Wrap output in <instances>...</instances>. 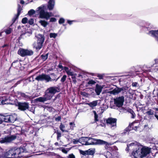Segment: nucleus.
Wrapping results in <instances>:
<instances>
[{"mask_svg":"<svg viewBox=\"0 0 158 158\" xmlns=\"http://www.w3.org/2000/svg\"><path fill=\"white\" fill-rule=\"evenodd\" d=\"M24 147L17 148H13L6 152L3 158H18L22 156L21 155L23 152H27Z\"/></svg>","mask_w":158,"mask_h":158,"instance_id":"nucleus-1","label":"nucleus"},{"mask_svg":"<svg viewBox=\"0 0 158 158\" xmlns=\"http://www.w3.org/2000/svg\"><path fill=\"white\" fill-rule=\"evenodd\" d=\"M51 77L48 75L44 74H42L41 75L37 76L35 79L38 81H45L46 82L55 81H56L59 78V77L56 78V75L54 73L51 74Z\"/></svg>","mask_w":158,"mask_h":158,"instance_id":"nucleus-2","label":"nucleus"},{"mask_svg":"<svg viewBox=\"0 0 158 158\" xmlns=\"http://www.w3.org/2000/svg\"><path fill=\"white\" fill-rule=\"evenodd\" d=\"M87 145H90L105 144L107 147L111 145L107 142L101 139H96L91 137H86Z\"/></svg>","mask_w":158,"mask_h":158,"instance_id":"nucleus-3","label":"nucleus"},{"mask_svg":"<svg viewBox=\"0 0 158 158\" xmlns=\"http://www.w3.org/2000/svg\"><path fill=\"white\" fill-rule=\"evenodd\" d=\"M36 11H38L39 14V18L41 19H44L47 20L52 16L51 12L45 11L44 10V6L42 5L37 8Z\"/></svg>","mask_w":158,"mask_h":158,"instance_id":"nucleus-4","label":"nucleus"},{"mask_svg":"<svg viewBox=\"0 0 158 158\" xmlns=\"http://www.w3.org/2000/svg\"><path fill=\"white\" fill-rule=\"evenodd\" d=\"M36 36L37 40L33 44V47L36 51H38L42 48L44 42V36L41 34H39Z\"/></svg>","mask_w":158,"mask_h":158,"instance_id":"nucleus-5","label":"nucleus"},{"mask_svg":"<svg viewBox=\"0 0 158 158\" xmlns=\"http://www.w3.org/2000/svg\"><path fill=\"white\" fill-rule=\"evenodd\" d=\"M152 26L150 24H148L147 27H144V29L146 31L147 34L149 35L154 37L158 43V30H151Z\"/></svg>","mask_w":158,"mask_h":158,"instance_id":"nucleus-6","label":"nucleus"},{"mask_svg":"<svg viewBox=\"0 0 158 158\" xmlns=\"http://www.w3.org/2000/svg\"><path fill=\"white\" fill-rule=\"evenodd\" d=\"M53 95L47 90L45 94L43 97H40L35 99V100L36 102H44L51 99Z\"/></svg>","mask_w":158,"mask_h":158,"instance_id":"nucleus-7","label":"nucleus"},{"mask_svg":"<svg viewBox=\"0 0 158 158\" xmlns=\"http://www.w3.org/2000/svg\"><path fill=\"white\" fill-rule=\"evenodd\" d=\"M18 54L22 57H24L32 55L33 54V52L30 49L20 48L18 50Z\"/></svg>","mask_w":158,"mask_h":158,"instance_id":"nucleus-8","label":"nucleus"},{"mask_svg":"<svg viewBox=\"0 0 158 158\" xmlns=\"http://www.w3.org/2000/svg\"><path fill=\"white\" fill-rule=\"evenodd\" d=\"M16 138V136L15 135H11L10 136H6L4 138H0V143L2 144H7L11 143Z\"/></svg>","mask_w":158,"mask_h":158,"instance_id":"nucleus-9","label":"nucleus"},{"mask_svg":"<svg viewBox=\"0 0 158 158\" xmlns=\"http://www.w3.org/2000/svg\"><path fill=\"white\" fill-rule=\"evenodd\" d=\"M116 118H109L106 120V123L112 129H114L116 127Z\"/></svg>","mask_w":158,"mask_h":158,"instance_id":"nucleus-10","label":"nucleus"},{"mask_svg":"<svg viewBox=\"0 0 158 158\" xmlns=\"http://www.w3.org/2000/svg\"><path fill=\"white\" fill-rule=\"evenodd\" d=\"M124 100V97L123 96L117 97L114 99V104L118 107H122L123 104Z\"/></svg>","mask_w":158,"mask_h":158,"instance_id":"nucleus-11","label":"nucleus"},{"mask_svg":"<svg viewBox=\"0 0 158 158\" xmlns=\"http://www.w3.org/2000/svg\"><path fill=\"white\" fill-rule=\"evenodd\" d=\"M119 93H121L123 95H125L127 94L126 89L123 87L120 88L117 87L112 90L110 92V94L113 95L117 94Z\"/></svg>","mask_w":158,"mask_h":158,"instance_id":"nucleus-12","label":"nucleus"},{"mask_svg":"<svg viewBox=\"0 0 158 158\" xmlns=\"http://www.w3.org/2000/svg\"><path fill=\"white\" fill-rule=\"evenodd\" d=\"M17 106H18V109L23 111L28 109L29 107L28 103L26 102H18L17 103Z\"/></svg>","mask_w":158,"mask_h":158,"instance_id":"nucleus-13","label":"nucleus"},{"mask_svg":"<svg viewBox=\"0 0 158 158\" xmlns=\"http://www.w3.org/2000/svg\"><path fill=\"white\" fill-rule=\"evenodd\" d=\"M141 149L139 148H137L135 150H134L132 155V158H142V153Z\"/></svg>","mask_w":158,"mask_h":158,"instance_id":"nucleus-14","label":"nucleus"},{"mask_svg":"<svg viewBox=\"0 0 158 158\" xmlns=\"http://www.w3.org/2000/svg\"><path fill=\"white\" fill-rule=\"evenodd\" d=\"M142 158L146 157L151 152V148L146 146H143L141 148Z\"/></svg>","mask_w":158,"mask_h":158,"instance_id":"nucleus-15","label":"nucleus"},{"mask_svg":"<svg viewBox=\"0 0 158 158\" xmlns=\"http://www.w3.org/2000/svg\"><path fill=\"white\" fill-rule=\"evenodd\" d=\"M47 90L54 95L56 92H59V89L58 87H51L48 89Z\"/></svg>","mask_w":158,"mask_h":158,"instance_id":"nucleus-16","label":"nucleus"},{"mask_svg":"<svg viewBox=\"0 0 158 158\" xmlns=\"http://www.w3.org/2000/svg\"><path fill=\"white\" fill-rule=\"evenodd\" d=\"M9 115L5 116L0 115V124H1L3 122L6 123H10Z\"/></svg>","mask_w":158,"mask_h":158,"instance_id":"nucleus-17","label":"nucleus"},{"mask_svg":"<svg viewBox=\"0 0 158 158\" xmlns=\"http://www.w3.org/2000/svg\"><path fill=\"white\" fill-rule=\"evenodd\" d=\"M102 87L101 85L97 84L96 86L95 91L98 95H100L102 91Z\"/></svg>","mask_w":158,"mask_h":158,"instance_id":"nucleus-18","label":"nucleus"},{"mask_svg":"<svg viewBox=\"0 0 158 158\" xmlns=\"http://www.w3.org/2000/svg\"><path fill=\"white\" fill-rule=\"evenodd\" d=\"M55 5V1L53 0H50L49 1L48 8L49 10L53 9Z\"/></svg>","mask_w":158,"mask_h":158,"instance_id":"nucleus-19","label":"nucleus"},{"mask_svg":"<svg viewBox=\"0 0 158 158\" xmlns=\"http://www.w3.org/2000/svg\"><path fill=\"white\" fill-rule=\"evenodd\" d=\"M9 119L10 121V123H13L16 119L17 117L16 114H14L9 115Z\"/></svg>","mask_w":158,"mask_h":158,"instance_id":"nucleus-20","label":"nucleus"},{"mask_svg":"<svg viewBox=\"0 0 158 158\" xmlns=\"http://www.w3.org/2000/svg\"><path fill=\"white\" fill-rule=\"evenodd\" d=\"M86 137L81 138L79 139V143L83 145H87Z\"/></svg>","mask_w":158,"mask_h":158,"instance_id":"nucleus-21","label":"nucleus"},{"mask_svg":"<svg viewBox=\"0 0 158 158\" xmlns=\"http://www.w3.org/2000/svg\"><path fill=\"white\" fill-rule=\"evenodd\" d=\"M98 100L94 101L89 102L88 104L90 107L93 108L97 106L98 103Z\"/></svg>","mask_w":158,"mask_h":158,"instance_id":"nucleus-22","label":"nucleus"},{"mask_svg":"<svg viewBox=\"0 0 158 158\" xmlns=\"http://www.w3.org/2000/svg\"><path fill=\"white\" fill-rule=\"evenodd\" d=\"M39 23L44 27H46L49 24L45 20H40Z\"/></svg>","mask_w":158,"mask_h":158,"instance_id":"nucleus-23","label":"nucleus"},{"mask_svg":"<svg viewBox=\"0 0 158 158\" xmlns=\"http://www.w3.org/2000/svg\"><path fill=\"white\" fill-rule=\"evenodd\" d=\"M22 9L21 8V6L19 4L18 5V12L17 14L16 15V18H18V17L19 16V15H20L21 11L22 10Z\"/></svg>","mask_w":158,"mask_h":158,"instance_id":"nucleus-24","label":"nucleus"},{"mask_svg":"<svg viewBox=\"0 0 158 158\" xmlns=\"http://www.w3.org/2000/svg\"><path fill=\"white\" fill-rule=\"evenodd\" d=\"M48 55V53H47L45 54H42L40 58L43 60V61H45L47 59Z\"/></svg>","mask_w":158,"mask_h":158,"instance_id":"nucleus-25","label":"nucleus"},{"mask_svg":"<svg viewBox=\"0 0 158 158\" xmlns=\"http://www.w3.org/2000/svg\"><path fill=\"white\" fill-rule=\"evenodd\" d=\"M60 129L63 132H68L67 130H64V129L65 128V126L62 123L60 124Z\"/></svg>","mask_w":158,"mask_h":158,"instance_id":"nucleus-26","label":"nucleus"},{"mask_svg":"<svg viewBox=\"0 0 158 158\" xmlns=\"http://www.w3.org/2000/svg\"><path fill=\"white\" fill-rule=\"evenodd\" d=\"M104 155L106 158H112V155L109 152H107L106 153H105Z\"/></svg>","mask_w":158,"mask_h":158,"instance_id":"nucleus-27","label":"nucleus"},{"mask_svg":"<svg viewBox=\"0 0 158 158\" xmlns=\"http://www.w3.org/2000/svg\"><path fill=\"white\" fill-rule=\"evenodd\" d=\"M55 132L56 133L57 135V140H60V137L61 136V132L57 130Z\"/></svg>","mask_w":158,"mask_h":158,"instance_id":"nucleus-28","label":"nucleus"},{"mask_svg":"<svg viewBox=\"0 0 158 158\" xmlns=\"http://www.w3.org/2000/svg\"><path fill=\"white\" fill-rule=\"evenodd\" d=\"M88 155H93L94 153V150L93 149H90L87 150Z\"/></svg>","mask_w":158,"mask_h":158,"instance_id":"nucleus-29","label":"nucleus"},{"mask_svg":"<svg viewBox=\"0 0 158 158\" xmlns=\"http://www.w3.org/2000/svg\"><path fill=\"white\" fill-rule=\"evenodd\" d=\"M35 11L33 9H31L29 10L28 13V14L30 15L31 16L35 13Z\"/></svg>","mask_w":158,"mask_h":158,"instance_id":"nucleus-30","label":"nucleus"},{"mask_svg":"<svg viewBox=\"0 0 158 158\" xmlns=\"http://www.w3.org/2000/svg\"><path fill=\"white\" fill-rule=\"evenodd\" d=\"M12 31V29L10 28H8L7 29L4 30V31L5 32L6 34H10Z\"/></svg>","mask_w":158,"mask_h":158,"instance_id":"nucleus-31","label":"nucleus"},{"mask_svg":"<svg viewBox=\"0 0 158 158\" xmlns=\"http://www.w3.org/2000/svg\"><path fill=\"white\" fill-rule=\"evenodd\" d=\"M128 112H130L132 115L131 118H134L135 117V114L134 111L131 109L128 110Z\"/></svg>","mask_w":158,"mask_h":158,"instance_id":"nucleus-32","label":"nucleus"},{"mask_svg":"<svg viewBox=\"0 0 158 158\" xmlns=\"http://www.w3.org/2000/svg\"><path fill=\"white\" fill-rule=\"evenodd\" d=\"M93 113L94 115V120L95 121V122L98 121V115L97 114L96 112L95 111H93Z\"/></svg>","mask_w":158,"mask_h":158,"instance_id":"nucleus-33","label":"nucleus"},{"mask_svg":"<svg viewBox=\"0 0 158 158\" xmlns=\"http://www.w3.org/2000/svg\"><path fill=\"white\" fill-rule=\"evenodd\" d=\"M80 153L83 156H85L86 155H88L87 154V150L85 151H84L82 150H79Z\"/></svg>","mask_w":158,"mask_h":158,"instance_id":"nucleus-34","label":"nucleus"},{"mask_svg":"<svg viewBox=\"0 0 158 158\" xmlns=\"http://www.w3.org/2000/svg\"><path fill=\"white\" fill-rule=\"evenodd\" d=\"M57 34L55 33H50L49 34L50 37L51 38H55L57 36Z\"/></svg>","mask_w":158,"mask_h":158,"instance_id":"nucleus-35","label":"nucleus"},{"mask_svg":"<svg viewBox=\"0 0 158 158\" xmlns=\"http://www.w3.org/2000/svg\"><path fill=\"white\" fill-rule=\"evenodd\" d=\"M146 113L148 115H152L154 114V112L151 109H150L146 112Z\"/></svg>","mask_w":158,"mask_h":158,"instance_id":"nucleus-36","label":"nucleus"},{"mask_svg":"<svg viewBox=\"0 0 158 158\" xmlns=\"http://www.w3.org/2000/svg\"><path fill=\"white\" fill-rule=\"evenodd\" d=\"M59 150L61 151L62 152L64 153L67 154L68 152V151L66 149L63 148H59Z\"/></svg>","mask_w":158,"mask_h":158,"instance_id":"nucleus-37","label":"nucleus"},{"mask_svg":"<svg viewBox=\"0 0 158 158\" xmlns=\"http://www.w3.org/2000/svg\"><path fill=\"white\" fill-rule=\"evenodd\" d=\"M28 19L27 18L24 17L23 18L22 20V22L23 23L25 24L27 23Z\"/></svg>","mask_w":158,"mask_h":158,"instance_id":"nucleus-38","label":"nucleus"},{"mask_svg":"<svg viewBox=\"0 0 158 158\" xmlns=\"http://www.w3.org/2000/svg\"><path fill=\"white\" fill-rule=\"evenodd\" d=\"M127 146H128V148H129L131 146H137L136 143L132 142L130 144H127Z\"/></svg>","mask_w":158,"mask_h":158,"instance_id":"nucleus-39","label":"nucleus"},{"mask_svg":"<svg viewBox=\"0 0 158 158\" xmlns=\"http://www.w3.org/2000/svg\"><path fill=\"white\" fill-rule=\"evenodd\" d=\"M19 94L23 97L25 98H27L28 97V96L24 93L20 92L19 93Z\"/></svg>","mask_w":158,"mask_h":158,"instance_id":"nucleus-40","label":"nucleus"},{"mask_svg":"<svg viewBox=\"0 0 158 158\" xmlns=\"http://www.w3.org/2000/svg\"><path fill=\"white\" fill-rule=\"evenodd\" d=\"M65 21V20L63 18H61L60 19L59 21V23L60 24H61L64 23Z\"/></svg>","mask_w":158,"mask_h":158,"instance_id":"nucleus-41","label":"nucleus"},{"mask_svg":"<svg viewBox=\"0 0 158 158\" xmlns=\"http://www.w3.org/2000/svg\"><path fill=\"white\" fill-rule=\"evenodd\" d=\"M28 23L31 25H32L34 23V20L33 19H30L29 20H28Z\"/></svg>","mask_w":158,"mask_h":158,"instance_id":"nucleus-42","label":"nucleus"},{"mask_svg":"<svg viewBox=\"0 0 158 158\" xmlns=\"http://www.w3.org/2000/svg\"><path fill=\"white\" fill-rule=\"evenodd\" d=\"M95 83V81L93 80H91L88 82V84L89 85H94V84Z\"/></svg>","mask_w":158,"mask_h":158,"instance_id":"nucleus-43","label":"nucleus"},{"mask_svg":"<svg viewBox=\"0 0 158 158\" xmlns=\"http://www.w3.org/2000/svg\"><path fill=\"white\" fill-rule=\"evenodd\" d=\"M67 76L65 75H64L61 79V81L62 82H64L66 79Z\"/></svg>","mask_w":158,"mask_h":158,"instance_id":"nucleus-44","label":"nucleus"},{"mask_svg":"<svg viewBox=\"0 0 158 158\" xmlns=\"http://www.w3.org/2000/svg\"><path fill=\"white\" fill-rule=\"evenodd\" d=\"M68 75L69 76H73V73L71 72L70 70H69V71H67V73Z\"/></svg>","mask_w":158,"mask_h":158,"instance_id":"nucleus-45","label":"nucleus"},{"mask_svg":"<svg viewBox=\"0 0 158 158\" xmlns=\"http://www.w3.org/2000/svg\"><path fill=\"white\" fill-rule=\"evenodd\" d=\"M79 142V139H73V143L74 144H77Z\"/></svg>","mask_w":158,"mask_h":158,"instance_id":"nucleus-46","label":"nucleus"},{"mask_svg":"<svg viewBox=\"0 0 158 158\" xmlns=\"http://www.w3.org/2000/svg\"><path fill=\"white\" fill-rule=\"evenodd\" d=\"M68 158H75V156L73 154H71L69 155Z\"/></svg>","mask_w":158,"mask_h":158,"instance_id":"nucleus-47","label":"nucleus"},{"mask_svg":"<svg viewBox=\"0 0 158 158\" xmlns=\"http://www.w3.org/2000/svg\"><path fill=\"white\" fill-rule=\"evenodd\" d=\"M61 117L60 116H58L56 118L55 120L56 121H60L61 119Z\"/></svg>","mask_w":158,"mask_h":158,"instance_id":"nucleus-48","label":"nucleus"},{"mask_svg":"<svg viewBox=\"0 0 158 158\" xmlns=\"http://www.w3.org/2000/svg\"><path fill=\"white\" fill-rule=\"evenodd\" d=\"M56 21V19L54 17L51 18L50 19V22H55Z\"/></svg>","mask_w":158,"mask_h":158,"instance_id":"nucleus-49","label":"nucleus"},{"mask_svg":"<svg viewBox=\"0 0 158 158\" xmlns=\"http://www.w3.org/2000/svg\"><path fill=\"white\" fill-rule=\"evenodd\" d=\"M138 84L137 82H133L132 83V85L133 87H137V85Z\"/></svg>","mask_w":158,"mask_h":158,"instance_id":"nucleus-50","label":"nucleus"},{"mask_svg":"<svg viewBox=\"0 0 158 158\" xmlns=\"http://www.w3.org/2000/svg\"><path fill=\"white\" fill-rule=\"evenodd\" d=\"M27 109L29 111H30L32 112L33 113H34V109H33V108H29L28 107V109Z\"/></svg>","mask_w":158,"mask_h":158,"instance_id":"nucleus-51","label":"nucleus"},{"mask_svg":"<svg viewBox=\"0 0 158 158\" xmlns=\"http://www.w3.org/2000/svg\"><path fill=\"white\" fill-rule=\"evenodd\" d=\"M155 64L156 66H158V59H156L155 60Z\"/></svg>","mask_w":158,"mask_h":158,"instance_id":"nucleus-52","label":"nucleus"},{"mask_svg":"<svg viewBox=\"0 0 158 158\" xmlns=\"http://www.w3.org/2000/svg\"><path fill=\"white\" fill-rule=\"evenodd\" d=\"M74 20L70 21L69 20H68L67 22L70 25H71L72 24L73 22H74Z\"/></svg>","mask_w":158,"mask_h":158,"instance_id":"nucleus-53","label":"nucleus"},{"mask_svg":"<svg viewBox=\"0 0 158 158\" xmlns=\"http://www.w3.org/2000/svg\"><path fill=\"white\" fill-rule=\"evenodd\" d=\"M97 76L100 79H102L103 77V75L101 74H98Z\"/></svg>","mask_w":158,"mask_h":158,"instance_id":"nucleus-54","label":"nucleus"},{"mask_svg":"<svg viewBox=\"0 0 158 158\" xmlns=\"http://www.w3.org/2000/svg\"><path fill=\"white\" fill-rule=\"evenodd\" d=\"M64 69L66 71V73H67V71H69V68L66 67H64Z\"/></svg>","mask_w":158,"mask_h":158,"instance_id":"nucleus-55","label":"nucleus"},{"mask_svg":"<svg viewBox=\"0 0 158 158\" xmlns=\"http://www.w3.org/2000/svg\"><path fill=\"white\" fill-rule=\"evenodd\" d=\"M16 15L12 19L13 23H14L15 22L16 20L18 19V18L16 19Z\"/></svg>","mask_w":158,"mask_h":158,"instance_id":"nucleus-56","label":"nucleus"},{"mask_svg":"<svg viewBox=\"0 0 158 158\" xmlns=\"http://www.w3.org/2000/svg\"><path fill=\"white\" fill-rule=\"evenodd\" d=\"M59 68L62 69L63 68V66L62 65L60 64H59L58 65Z\"/></svg>","mask_w":158,"mask_h":158,"instance_id":"nucleus-57","label":"nucleus"},{"mask_svg":"<svg viewBox=\"0 0 158 158\" xmlns=\"http://www.w3.org/2000/svg\"><path fill=\"white\" fill-rule=\"evenodd\" d=\"M72 78L73 79V82L74 83H76V80L74 78H73V77H72Z\"/></svg>","mask_w":158,"mask_h":158,"instance_id":"nucleus-58","label":"nucleus"},{"mask_svg":"<svg viewBox=\"0 0 158 158\" xmlns=\"http://www.w3.org/2000/svg\"><path fill=\"white\" fill-rule=\"evenodd\" d=\"M20 3L22 4H23L24 3V2L23 0H21L20 1Z\"/></svg>","mask_w":158,"mask_h":158,"instance_id":"nucleus-59","label":"nucleus"},{"mask_svg":"<svg viewBox=\"0 0 158 158\" xmlns=\"http://www.w3.org/2000/svg\"><path fill=\"white\" fill-rule=\"evenodd\" d=\"M5 101H4V100H2V102H1L2 103V104H6V103L5 102Z\"/></svg>","mask_w":158,"mask_h":158,"instance_id":"nucleus-60","label":"nucleus"},{"mask_svg":"<svg viewBox=\"0 0 158 158\" xmlns=\"http://www.w3.org/2000/svg\"><path fill=\"white\" fill-rule=\"evenodd\" d=\"M8 46V45L7 44H4V45H3L2 46V48H4L6 47H7Z\"/></svg>","mask_w":158,"mask_h":158,"instance_id":"nucleus-61","label":"nucleus"},{"mask_svg":"<svg viewBox=\"0 0 158 158\" xmlns=\"http://www.w3.org/2000/svg\"><path fill=\"white\" fill-rule=\"evenodd\" d=\"M155 116L156 117V118L158 120V115L155 114Z\"/></svg>","mask_w":158,"mask_h":158,"instance_id":"nucleus-62","label":"nucleus"},{"mask_svg":"<svg viewBox=\"0 0 158 158\" xmlns=\"http://www.w3.org/2000/svg\"><path fill=\"white\" fill-rule=\"evenodd\" d=\"M129 148H128V146H127V147L126 149V151H128V150H129Z\"/></svg>","mask_w":158,"mask_h":158,"instance_id":"nucleus-63","label":"nucleus"},{"mask_svg":"<svg viewBox=\"0 0 158 158\" xmlns=\"http://www.w3.org/2000/svg\"><path fill=\"white\" fill-rule=\"evenodd\" d=\"M156 111H158V108H154Z\"/></svg>","mask_w":158,"mask_h":158,"instance_id":"nucleus-64","label":"nucleus"}]
</instances>
